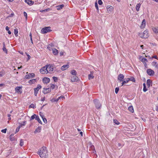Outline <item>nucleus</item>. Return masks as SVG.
I'll return each mask as SVG.
<instances>
[{
  "label": "nucleus",
  "mask_w": 158,
  "mask_h": 158,
  "mask_svg": "<svg viewBox=\"0 0 158 158\" xmlns=\"http://www.w3.org/2000/svg\"><path fill=\"white\" fill-rule=\"evenodd\" d=\"M64 4H61L60 5L58 6H56L57 9L58 10H60L62 9L64 7Z\"/></svg>",
  "instance_id": "nucleus-24"
},
{
  "label": "nucleus",
  "mask_w": 158,
  "mask_h": 158,
  "mask_svg": "<svg viewBox=\"0 0 158 158\" xmlns=\"http://www.w3.org/2000/svg\"><path fill=\"white\" fill-rule=\"evenodd\" d=\"M55 85L54 84H52L51 86V87L52 89H53L55 88Z\"/></svg>",
  "instance_id": "nucleus-57"
},
{
  "label": "nucleus",
  "mask_w": 158,
  "mask_h": 158,
  "mask_svg": "<svg viewBox=\"0 0 158 158\" xmlns=\"http://www.w3.org/2000/svg\"><path fill=\"white\" fill-rule=\"evenodd\" d=\"M15 90L16 92L17 93H22V89L21 87L19 86H17L15 88Z\"/></svg>",
  "instance_id": "nucleus-13"
},
{
  "label": "nucleus",
  "mask_w": 158,
  "mask_h": 158,
  "mask_svg": "<svg viewBox=\"0 0 158 158\" xmlns=\"http://www.w3.org/2000/svg\"><path fill=\"white\" fill-rule=\"evenodd\" d=\"M143 90L144 92H146V91H147L148 89L146 88V86L145 83H144L143 84Z\"/></svg>",
  "instance_id": "nucleus-34"
},
{
  "label": "nucleus",
  "mask_w": 158,
  "mask_h": 158,
  "mask_svg": "<svg viewBox=\"0 0 158 158\" xmlns=\"http://www.w3.org/2000/svg\"><path fill=\"white\" fill-rule=\"evenodd\" d=\"M36 80L35 79H33L32 80H31L28 81V83L29 84H31L32 83H34L35 81Z\"/></svg>",
  "instance_id": "nucleus-35"
},
{
  "label": "nucleus",
  "mask_w": 158,
  "mask_h": 158,
  "mask_svg": "<svg viewBox=\"0 0 158 158\" xmlns=\"http://www.w3.org/2000/svg\"><path fill=\"white\" fill-rule=\"evenodd\" d=\"M5 74V72L3 70H2L1 72H0V77H1L3 76Z\"/></svg>",
  "instance_id": "nucleus-32"
},
{
  "label": "nucleus",
  "mask_w": 158,
  "mask_h": 158,
  "mask_svg": "<svg viewBox=\"0 0 158 158\" xmlns=\"http://www.w3.org/2000/svg\"><path fill=\"white\" fill-rule=\"evenodd\" d=\"M71 73L73 75L76 76L77 74V72L75 70H73L71 71Z\"/></svg>",
  "instance_id": "nucleus-29"
},
{
  "label": "nucleus",
  "mask_w": 158,
  "mask_h": 158,
  "mask_svg": "<svg viewBox=\"0 0 158 158\" xmlns=\"http://www.w3.org/2000/svg\"><path fill=\"white\" fill-rule=\"evenodd\" d=\"M141 3H139L136 5V10L137 11H139V9L140 7L141 6Z\"/></svg>",
  "instance_id": "nucleus-21"
},
{
  "label": "nucleus",
  "mask_w": 158,
  "mask_h": 158,
  "mask_svg": "<svg viewBox=\"0 0 158 158\" xmlns=\"http://www.w3.org/2000/svg\"><path fill=\"white\" fill-rule=\"evenodd\" d=\"M58 101V99H56L55 98H52V99H51V101L52 102H57Z\"/></svg>",
  "instance_id": "nucleus-43"
},
{
  "label": "nucleus",
  "mask_w": 158,
  "mask_h": 158,
  "mask_svg": "<svg viewBox=\"0 0 158 158\" xmlns=\"http://www.w3.org/2000/svg\"><path fill=\"white\" fill-rule=\"evenodd\" d=\"M152 64L153 66H154L157 69H158V64L156 62H153L152 63Z\"/></svg>",
  "instance_id": "nucleus-25"
},
{
  "label": "nucleus",
  "mask_w": 158,
  "mask_h": 158,
  "mask_svg": "<svg viewBox=\"0 0 158 158\" xmlns=\"http://www.w3.org/2000/svg\"><path fill=\"white\" fill-rule=\"evenodd\" d=\"M130 79V81H132L134 82H135V78L133 77H131L130 78H128Z\"/></svg>",
  "instance_id": "nucleus-42"
},
{
  "label": "nucleus",
  "mask_w": 158,
  "mask_h": 158,
  "mask_svg": "<svg viewBox=\"0 0 158 158\" xmlns=\"http://www.w3.org/2000/svg\"><path fill=\"white\" fill-rule=\"evenodd\" d=\"M152 81L150 79H148L147 80V84L148 88L150 87L151 84L152 83Z\"/></svg>",
  "instance_id": "nucleus-19"
},
{
  "label": "nucleus",
  "mask_w": 158,
  "mask_h": 158,
  "mask_svg": "<svg viewBox=\"0 0 158 158\" xmlns=\"http://www.w3.org/2000/svg\"><path fill=\"white\" fill-rule=\"evenodd\" d=\"M35 76V75L34 73H29L25 76V79H29L30 78H32L34 77Z\"/></svg>",
  "instance_id": "nucleus-7"
},
{
  "label": "nucleus",
  "mask_w": 158,
  "mask_h": 158,
  "mask_svg": "<svg viewBox=\"0 0 158 158\" xmlns=\"http://www.w3.org/2000/svg\"><path fill=\"white\" fill-rule=\"evenodd\" d=\"M25 2L30 5H31L34 3V2L33 1L30 0H25Z\"/></svg>",
  "instance_id": "nucleus-15"
},
{
  "label": "nucleus",
  "mask_w": 158,
  "mask_h": 158,
  "mask_svg": "<svg viewBox=\"0 0 158 158\" xmlns=\"http://www.w3.org/2000/svg\"><path fill=\"white\" fill-rule=\"evenodd\" d=\"M147 73L148 75L151 76H152L154 74V71L150 69L147 70Z\"/></svg>",
  "instance_id": "nucleus-9"
},
{
  "label": "nucleus",
  "mask_w": 158,
  "mask_h": 158,
  "mask_svg": "<svg viewBox=\"0 0 158 158\" xmlns=\"http://www.w3.org/2000/svg\"><path fill=\"white\" fill-rule=\"evenodd\" d=\"M7 129L5 128L4 129H2L1 130V132L3 133H6V131Z\"/></svg>",
  "instance_id": "nucleus-52"
},
{
  "label": "nucleus",
  "mask_w": 158,
  "mask_h": 158,
  "mask_svg": "<svg viewBox=\"0 0 158 158\" xmlns=\"http://www.w3.org/2000/svg\"><path fill=\"white\" fill-rule=\"evenodd\" d=\"M69 67V65L68 64L64 65L61 67V69L62 70H64Z\"/></svg>",
  "instance_id": "nucleus-14"
},
{
  "label": "nucleus",
  "mask_w": 158,
  "mask_h": 158,
  "mask_svg": "<svg viewBox=\"0 0 158 158\" xmlns=\"http://www.w3.org/2000/svg\"><path fill=\"white\" fill-rule=\"evenodd\" d=\"M94 78V76L91 74H89L88 75V78L89 80H90L91 79H93Z\"/></svg>",
  "instance_id": "nucleus-46"
},
{
  "label": "nucleus",
  "mask_w": 158,
  "mask_h": 158,
  "mask_svg": "<svg viewBox=\"0 0 158 158\" xmlns=\"http://www.w3.org/2000/svg\"><path fill=\"white\" fill-rule=\"evenodd\" d=\"M119 89L118 87H116L115 89V93L116 94H117L118 91Z\"/></svg>",
  "instance_id": "nucleus-49"
},
{
  "label": "nucleus",
  "mask_w": 158,
  "mask_h": 158,
  "mask_svg": "<svg viewBox=\"0 0 158 158\" xmlns=\"http://www.w3.org/2000/svg\"><path fill=\"white\" fill-rule=\"evenodd\" d=\"M50 46H51V44H48V45L47 48L49 49H50Z\"/></svg>",
  "instance_id": "nucleus-63"
},
{
  "label": "nucleus",
  "mask_w": 158,
  "mask_h": 158,
  "mask_svg": "<svg viewBox=\"0 0 158 158\" xmlns=\"http://www.w3.org/2000/svg\"><path fill=\"white\" fill-rule=\"evenodd\" d=\"M54 81L56 82L58 80L57 77H52Z\"/></svg>",
  "instance_id": "nucleus-51"
},
{
  "label": "nucleus",
  "mask_w": 158,
  "mask_h": 158,
  "mask_svg": "<svg viewBox=\"0 0 158 158\" xmlns=\"http://www.w3.org/2000/svg\"><path fill=\"white\" fill-rule=\"evenodd\" d=\"M78 77L75 76L71 77V81L72 82H77L78 80Z\"/></svg>",
  "instance_id": "nucleus-12"
},
{
  "label": "nucleus",
  "mask_w": 158,
  "mask_h": 158,
  "mask_svg": "<svg viewBox=\"0 0 158 158\" xmlns=\"http://www.w3.org/2000/svg\"><path fill=\"white\" fill-rule=\"evenodd\" d=\"M14 13H12L10 15H9L8 16V17H12L14 16Z\"/></svg>",
  "instance_id": "nucleus-59"
},
{
  "label": "nucleus",
  "mask_w": 158,
  "mask_h": 158,
  "mask_svg": "<svg viewBox=\"0 0 158 158\" xmlns=\"http://www.w3.org/2000/svg\"><path fill=\"white\" fill-rule=\"evenodd\" d=\"M128 110L131 112L133 113L134 111L133 108L132 106H130L128 107Z\"/></svg>",
  "instance_id": "nucleus-30"
},
{
  "label": "nucleus",
  "mask_w": 158,
  "mask_h": 158,
  "mask_svg": "<svg viewBox=\"0 0 158 158\" xmlns=\"http://www.w3.org/2000/svg\"><path fill=\"white\" fill-rule=\"evenodd\" d=\"M51 91V88H43V90L42 92L44 94H46L48 93H50Z\"/></svg>",
  "instance_id": "nucleus-8"
},
{
  "label": "nucleus",
  "mask_w": 158,
  "mask_h": 158,
  "mask_svg": "<svg viewBox=\"0 0 158 158\" xmlns=\"http://www.w3.org/2000/svg\"><path fill=\"white\" fill-rule=\"evenodd\" d=\"M52 52L53 54L56 55H57L58 53V51L56 48H53L52 49Z\"/></svg>",
  "instance_id": "nucleus-23"
},
{
  "label": "nucleus",
  "mask_w": 158,
  "mask_h": 158,
  "mask_svg": "<svg viewBox=\"0 0 158 158\" xmlns=\"http://www.w3.org/2000/svg\"><path fill=\"white\" fill-rule=\"evenodd\" d=\"M2 44H3V46L2 50L4 52H5L6 54H7V50L6 48L5 42H3Z\"/></svg>",
  "instance_id": "nucleus-18"
},
{
  "label": "nucleus",
  "mask_w": 158,
  "mask_h": 158,
  "mask_svg": "<svg viewBox=\"0 0 158 158\" xmlns=\"http://www.w3.org/2000/svg\"><path fill=\"white\" fill-rule=\"evenodd\" d=\"M26 121H23L19 125V127H21L23 126H24L25 125Z\"/></svg>",
  "instance_id": "nucleus-38"
},
{
  "label": "nucleus",
  "mask_w": 158,
  "mask_h": 158,
  "mask_svg": "<svg viewBox=\"0 0 158 158\" xmlns=\"http://www.w3.org/2000/svg\"><path fill=\"white\" fill-rule=\"evenodd\" d=\"M41 130V127H38L37 128L35 131V133H36L37 132H40V131Z\"/></svg>",
  "instance_id": "nucleus-27"
},
{
  "label": "nucleus",
  "mask_w": 158,
  "mask_h": 158,
  "mask_svg": "<svg viewBox=\"0 0 158 158\" xmlns=\"http://www.w3.org/2000/svg\"><path fill=\"white\" fill-rule=\"evenodd\" d=\"M40 116H41V117L42 118H43L44 117V116L43 115V114L41 112H40Z\"/></svg>",
  "instance_id": "nucleus-54"
},
{
  "label": "nucleus",
  "mask_w": 158,
  "mask_h": 158,
  "mask_svg": "<svg viewBox=\"0 0 158 158\" xmlns=\"http://www.w3.org/2000/svg\"><path fill=\"white\" fill-rule=\"evenodd\" d=\"M20 127H19V126L16 129V130H15V133H17V132H18L19 131V128Z\"/></svg>",
  "instance_id": "nucleus-55"
},
{
  "label": "nucleus",
  "mask_w": 158,
  "mask_h": 158,
  "mask_svg": "<svg viewBox=\"0 0 158 158\" xmlns=\"http://www.w3.org/2000/svg\"><path fill=\"white\" fill-rule=\"evenodd\" d=\"M50 28L51 27H45L41 29V32L42 33L45 34L50 32L52 30L50 29Z\"/></svg>",
  "instance_id": "nucleus-2"
},
{
  "label": "nucleus",
  "mask_w": 158,
  "mask_h": 158,
  "mask_svg": "<svg viewBox=\"0 0 158 158\" xmlns=\"http://www.w3.org/2000/svg\"><path fill=\"white\" fill-rule=\"evenodd\" d=\"M148 32L147 31H145L143 32V37L144 38H146L148 37Z\"/></svg>",
  "instance_id": "nucleus-20"
},
{
  "label": "nucleus",
  "mask_w": 158,
  "mask_h": 158,
  "mask_svg": "<svg viewBox=\"0 0 158 158\" xmlns=\"http://www.w3.org/2000/svg\"><path fill=\"white\" fill-rule=\"evenodd\" d=\"M27 57H28V59H27V60H29V59H30V58H31V56H30L29 55H28V54H27Z\"/></svg>",
  "instance_id": "nucleus-61"
},
{
  "label": "nucleus",
  "mask_w": 158,
  "mask_h": 158,
  "mask_svg": "<svg viewBox=\"0 0 158 158\" xmlns=\"http://www.w3.org/2000/svg\"><path fill=\"white\" fill-rule=\"evenodd\" d=\"M18 30L17 29H14V34L15 36L17 37L18 36Z\"/></svg>",
  "instance_id": "nucleus-40"
},
{
  "label": "nucleus",
  "mask_w": 158,
  "mask_h": 158,
  "mask_svg": "<svg viewBox=\"0 0 158 158\" xmlns=\"http://www.w3.org/2000/svg\"><path fill=\"white\" fill-rule=\"evenodd\" d=\"M50 81L49 78L48 77H44L43 79V81L44 83H48Z\"/></svg>",
  "instance_id": "nucleus-11"
},
{
  "label": "nucleus",
  "mask_w": 158,
  "mask_h": 158,
  "mask_svg": "<svg viewBox=\"0 0 158 158\" xmlns=\"http://www.w3.org/2000/svg\"><path fill=\"white\" fill-rule=\"evenodd\" d=\"M47 153V148L44 146L40 148L38 152V153L42 158H46L48 155Z\"/></svg>",
  "instance_id": "nucleus-1"
},
{
  "label": "nucleus",
  "mask_w": 158,
  "mask_h": 158,
  "mask_svg": "<svg viewBox=\"0 0 158 158\" xmlns=\"http://www.w3.org/2000/svg\"><path fill=\"white\" fill-rule=\"evenodd\" d=\"M40 73L43 74L45 73L47 74L48 73V67L47 65L45 66L42 67L40 70Z\"/></svg>",
  "instance_id": "nucleus-3"
},
{
  "label": "nucleus",
  "mask_w": 158,
  "mask_h": 158,
  "mask_svg": "<svg viewBox=\"0 0 158 158\" xmlns=\"http://www.w3.org/2000/svg\"><path fill=\"white\" fill-rule=\"evenodd\" d=\"M130 81V79H128V78L126 79L125 80H123L122 81V83L121 86H123L125 84L128 83Z\"/></svg>",
  "instance_id": "nucleus-17"
},
{
  "label": "nucleus",
  "mask_w": 158,
  "mask_h": 158,
  "mask_svg": "<svg viewBox=\"0 0 158 158\" xmlns=\"http://www.w3.org/2000/svg\"><path fill=\"white\" fill-rule=\"evenodd\" d=\"M37 116V115L36 114H34L31 117L30 120L31 121L34 119V118L35 119V117H36Z\"/></svg>",
  "instance_id": "nucleus-28"
},
{
  "label": "nucleus",
  "mask_w": 158,
  "mask_h": 158,
  "mask_svg": "<svg viewBox=\"0 0 158 158\" xmlns=\"http://www.w3.org/2000/svg\"><path fill=\"white\" fill-rule=\"evenodd\" d=\"M65 98V97L63 95H61L57 99L58 100V101H59V100L60 99H64Z\"/></svg>",
  "instance_id": "nucleus-48"
},
{
  "label": "nucleus",
  "mask_w": 158,
  "mask_h": 158,
  "mask_svg": "<svg viewBox=\"0 0 158 158\" xmlns=\"http://www.w3.org/2000/svg\"><path fill=\"white\" fill-rule=\"evenodd\" d=\"M124 76L123 74H120L118 77V79L119 81V82L120 83L121 81H122L124 78Z\"/></svg>",
  "instance_id": "nucleus-10"
},
{
  "label": "nucleus",
  "mask_w": 158,
  "mask_h": 158,
  "mask_svg": "<svg viewBox=\"0 0 158 158\" xmlns=\"http://www.w3.org/2000/svg\"><path fill=\"white\" fill-rule=\"evenodd\" d=\"M98 3L100 5H101L102 4V0H98Z\"/></svg>",
  "instance_id": "nucleus-56"
},
{
  "label": "nucleus",
  "mask_w": 158,
  "mask_h": 158,
  "mask_svg": "<svg viewBox=\"0 0 158 158\" xmlns=\"http://www.w3.org/2000/svg\"><path fill=\"white\" fill-rule=\"evenodd\" d=\"M63 53H64L62 52H61L60 53V56H63Z\"/></svg>",
  "instance_id": "nucleus-60"
},
{
  "label": "nucleus",
  "mask_w": 158,
  "mask_h": 158,
  "mask_svg": "<svg viewBox=\"0 0 158 158\" xmlns=\"http://www.w3.org/2000/svg\"><path fill=\"white\" fill-rule=\"evenodd\" d=\"M113 122L115 124L117 125H118L120 124V123L118 122V121L116 119L113 120Z\"/></svg>",
  "instance_id": "nucleus-41"
},
{
  "label": "nucleus",
  "mask_w": 158,
  "mask_h": 158,
  "mask_svg": "<svg viewBox=\"0 0 158 158\" xmlns=\"http://www.w3.org/2000/svg\"><path fill=\"white\" fill-rule=\"evenodd\" d=\"M6 31H8V33L10 35V34H11V31L9 30V27H8V26H6Z\"/></svg>",
  "instance_id": "nucleus-37"
},
{
  "label": "nucleus",
  "mask_w": 158,
  "mask_h": 158,
  "mask_svg": "<svg viewBox=\"0 0 158 158\" xmlns=\"http://www.w3.org/2000/svg\"><path fill=\"white\" fill-rule=\"evenodd\" d=\"M108 11H111L113 9V7L111 6H108L107 7Z\"/></svg>",
  "instance_id": "nucleus-33"
},
{
  "label": "nucleus",
  "mask_w": 158,
  "mask_h": 158,
  "mask_svg": "<svg viewBox=\"0 0 158 158\" xmlns=\"http://www.w3.org/2000/svg\"><path fill=\"white\" fill-rule=\"evenodd\" d=\"M152 29L153 31L155 32V33L157 34L158 33V27H153L152 28Z\"/></svg>",
  "instance_id": "nucleus-22"
},
{
  "label": "nucleus",
  "mask_w": 158,
  "mask_h": 158,
  "mask_svg": "<svg viewBox=\"0 0 158 158\" xmlns=\"http://www.w3.org/2000/svg\"><path fill=\"white\" fill-rule=\"evenodd\" d=\"M36 117V118H35V120H37V121H38V122L40 123L41 124H42V123L41 121V120H40V119L39 118V117L38 116H37L36 117Z\"/></svg>",
  "instance_id": "nucleus-31"
},
{
  "label": "nucleus",
  "mask_w": 158,
  "mask_h": 158,
  "mask_svg": "<svg viewBox=\"0 0 158 158\" xmlns=\"http://www.w3.org/2000/svg\"><path fill=\"white\" fill-rule=\"evenodd\" d=\"M95 7L97 9V11L98 12L99 11L98 8V5L97 2H95Z\"/></svg>",
  "instance_id": "nucleus-45"
},
{
  "label": "nucleus",
  "mask_w": 158,
  "mask_h": 158,
  "mask_svg": "<svg viewBox=\"0 0 158 158\" xmlns=\"http://www.w3.org/2000/svg\"><path fill=\"white\" fill-rule=\"evenodd\" d=\"M156 110L158 112V106H156Z\"/></svg>",
  "instance_id": "nucleus-64"
},
{
  "label": "nucleus",
  "mask_w": 158,
  "mask_h": 158,
  "mask_svg": "<svg viewBox=\"0 0 158 158\" xmlns=\"http://www.w3.org/2000/svg\"><path fill=\"white\" fill-rule=\"evenodd\" d=\"M47 66L48 67V73H51L53 71V65L49 64L47 65Z\"/></svg>",
  "instance_id": "nucleus-5"
},
{
  "label": "nucleus",
  "mask_w": 158,
  "mask_h": 158,
  "mask_svg": "<svg viewBox=\"0 0 158 158\" xmlns=\"http://www.w3.org/2000/svg\"><path fill=\"white\" fill-rule=\"evenodd\" d=\"M42 119H43V122L45 123H47V120L46 119V118H45V117H44L43 118H42Z\"/></svg>",
  "instance_id": "nucleus-50"
},
{
  "label": "nucleus",
  "mask_w": 158,
  "mask_h": 158,
  "mask_svg": "<svg viewBox=\"0 0 158 158\" xmlns=\"http://www.w3.org/2000/svg\"><path fill=\"white\" fill-rule=\"evenodd\" d=\"M24 143L22 139H21L20 141V145L21 146H22L23 145Z\"/></svg>",
  "instance_id": "nucleus-44"
},
{
  "label": "nucleus",
  "mask_w": 158,
  "mask_h": 158,
  "mask_svg": "<svg viewBox=\"0 0 158 158\" xmlns=\"http://www.w3.org/2000/svg\"><path fill=\"white\" fill-rule=\"evenodd\" d=\"M151 59L155 58L156 59H157V57L155 55L152 56V57L150 58Z\"/></svg>",
  "instance_id": "nucleus-58"
},
{
  "label": "nucleus",
  "mask_w": 158,
  "mask_h": 158,
  "mask_svg": "<svg viewBox=\"0 0 158 158\" xmlns=\"http://www.w3.org/2000/svg\"><path fill=\"white\" fill-rule=\"evenodd\" d=\"M45 100V97H44L43 98H42L41 99V101H44Z\"/></svg>",
  "instance_id": "nucleus-62"
},
{
  "label": "nucleus",
  "mask_w": 158,
  "mask_h": 158,
  "mask_svg": "<svg viewBox=\"0 0 158 158\" xmlns=\"http://www.w3.org/2000/svg\"><path fill=\"white\" fill-rule=\"evenodd\" d=\"M50 10V9L48 8V9H46L44 10H40V12H48V11H49Z\"/></svg>",
  "instance_id": "nucleus-39"
},
{
  "label": "nucleus",
  "mask_w": 158,
  "mask_h": 158,
  "mask_svg": "<svg viewBox=\"0 0 158 158\" xmlns=\"http://www.w3.org/2000/svg\"><path fill=\"white\" fill-rule=\"evenodd\" d=\"M36 107L33 104H31L29 106V108H35Z\"/></svg>",
  "instance_id": "nucleus-47"
},
{
  "label": "nucleus",
  "mask_w": 158,
  "mask_h": 158,
  "mask_svg": "<svg viewBox=\"0 0 158 158\" xmlns=\"http://www.w3.org/2000/svg\"><path fill=\"white\" fill-rule=\"evenodd\" d=\"M146 25V20L145 19H143L142 22V24H141L140 27L141 28H143Z\"/></svg>",
  "instance_id": "nucleus-16"
},
{
  "label": "nucleus",
  "mask_w": 158,
  "mask_h": 158,
  "mask_svg": "<svg viewBox=\"0 0 158 158\" xmlns=\"http://www.w3.org/2000/svg\"><path fill=\"white\" fill-rule=\"evenodd\" d=\"M24 16L26 17V19L27 18V13L25 12H23Z\"/></svg>",
  "instance_id": "nucleus-53"
},
{
  "label": "nucleus",
  "mask_w": 158,
  "mask_h": 158,
  "mask_svg": "<svg viewBox=\"0 0 158 158\" xmlns=\"http://www.w3.org/2000/svg\"><path fill=\"white\" fill-rule=\"evenodd\" d=\"M141 61L142 62H143L145 63V64L146 65V62H148V60L147 59L145 58H143L141 60Z\"/></svg>",
  "instance_id": "nucleus-36"
},
{
  "label": "nucleus",
  "mask_w": 158,
  "mask_h": 158,
  "mask_svg": "<svg viewBox=\"0 0 158 158\" xmlns=\"http://www.w3.org/2000/svg\"><path fill=\"white\" fill-rule=\"evenodd\" d=\"M41 86L40 85H38L36 88L34 89V95L35 96H36L39 90L41 88Z\"/></svg>",
  "instance_id": "nucleus-6"
},
{
  "label": "nucleus",
  "mask_w": 158,
  "mask_h": 158,
  "mask_svg": "<svg viewBox=\"0 0 158 158\" xmlns=\"http://www.w3.org/2000/svg\"><path fill=\"white\" fill-rule=\"evenodd\" d=\"M14 134H12L10 136V139L11 141H13L15 139V138L13 137Z\"/></svg>",
  "instance_id": "nucleus-26"
},
{
  "label": "nucleus",
  "mask_w": 158,
  "mask_h": 158,
  "mask_svg": "<svg viewBox=\"0 0 158 158\" xmlns=\"http://www.w3.org/2000/svg\"><path fill=\"white\" fill-rule=\"evenodd\" d=\"M94 102L95 105L97 109H99L101 106V105L98 100L97 99H95L94 100Z\"/></svg>",
  "instance_id": "nucleus-4"
}]
</instances>
